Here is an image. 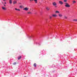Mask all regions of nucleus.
Returning <instances> with one entry per match:
<instances>
[{"label":"nucleus","mask_w":77,"mask_h":77,"mask_svg":"<svg viewBox=\"0 0 77 77\" xmlns=\"http://www.w3.org/2000/svg\"><path fill=\"white\" fill-rule=\"evenodd\" d=\"M52 5H53V6H55V8H57V3H56V2H53Z\"/></svg>","instance_id":"nucleus-1"},{"label":"nucleus","mask_w":77,"mask_h":77,"mask_svg":"<svg viewBox=\"0 0 77 77\" xmlns=\"http://www.w3.org/2000/svg\"><path fill=\"white\" fill-rule=\"evenodd\" d=\"M65 4L66 5H65V7H66V8H69V7H70V5H69L68 3H66Z\"/></svg>","instance_id":"nucleus-2"},{"label":"nucleus","mask_w":77,"mask_h":77,"mask_svg":"<svg viewBox=\"0 0 77 77\" xmlns=\"http://www.w3.org/2000/svg\"><path fill=\"white\" fill-rule=\"evenodd\" d=\"M23 10H24V11H27L28 10H29V8H25L23 9Z\"/></svg>","instance_id":"nucleus-3"},{"label":"nucleus","mask_w":77,"mask_h":77,"mask_svg":"<svg viewBox=\"0 0 77 77\" xmlns=\"http://www.w3.org/2000/svg\"><path fill=\"white\" fill-rule=\"evenodd\" d=\"M58 16L59 17H63V15L62 14L59 13L58 14Z\"/></svg>","instance_id":"nucleus-4"},{"label":"nucleus","mask_w":77,"mask_h":77,"mask_svg":"<svg viewBox=\"0 0 77 77\" xmlns=\"http://www.w3.org/2000/svg\"><path fill=\"white\" fill-rule=\"evenodd\" d=\"M46 9L47 11H50V8L48 7H46Z\"/></svg>","instance_id":"nucleus-5"},{"label":"nucleus","mask_w":77,"mask_h":77,"mask_svg":"<svg viewBox=\"0 0 77 77\" xmlns=\"http://www.w3.org/2000/svg\"><path fill=\"white\" fill-rule=\"evenodd\" d=\"M9 3L11 5L12 3V0H9Z\"/></svg>","instance_id":"nucleus-6"},{"label":"nucleus","mask_w":77,"mask_h":77,"mask_svg":"<svg viewBox=\"0 0 77 77\" xmlns=\"http://www.w3.org/2000/svg\"><path fill=\"white\" fill-rule=\"evenodd\" d=\"M15 10H16V11H20V9H17V8H15Z\"/></svg>","instance_id":"nucleus-7"},{"label":"nucleus","mask_w":77,"mask_h":77,"mask_svg":"<svg viewBox=\"0 0 77 77\" xmlns=\"http://www.w3.org/2000/svg\"><path fill=\"white\" fill-rule=\"evenodd\" d=\"M57 16V15L56 14H53L52 15V16L53 17H56Z\"/></svg>","instance_id":"nucleus-8"},{"label":"nucleus","mask_w":77,"mask_h":77,"mask_svg":"<svg viewBox=\"0 0 77 77\" xmlns=\"http://www.w3.org/2000/svg\"><path fill=\"white\" fill-rule=\"evenodd\" d=\"M59 3L60 5H62L63 4V2L62 1H59Z\"/></svg>","instance_id":"nucleus-9"},{"label":"nucleus","mask_w":77,"mask_h":77,"mask_svg":"<svg viewBox=\"0 0 77 77\" xmlns=\"http://www.w3.org/2000/svg\"><path fill=\"white\" fill-rule=\"evenodd\" d=\"M2 8L3 10H6V9L3 7H2Z\"/></svg>","instance_id":"nucleus-10"},{"label":"nucleus","mask_w":77,"mask_h":77,"mask_svg":"<svg viewBox=\"0 0 77 77\" xmlns=\"http://www.w3.org/2000/svg\"><path fill=\"white\" fill-rule=\"evenodd\" d=\"M17 3V2L16 1H14L13 2V4H16V3Z\"/></svg>","instance_id":"nucleus-11"},{"label":"nucleus","mask_w":77,"mask_h":77,"mask_svg":"<svg viewBox=\"0 0 77 77\" xmlns=\"http://www.w3.org/2000/svg\"><path fill=\"white\" fill-rule=\"evenodd\" d=\"M21 58V56H20V57H18V60H20V59Z\"/></svg>","instance_id":"nucleus-12"},{"label":"nucleus","mask_w":77,"mask_h":77,"mask_svg":"<svg viewBox=\"0 0 77 77\" xmlns=\"http://www.w3.org/2000/svg\"><path fill=\"white\" fill-rule=\"evenodd\" d=\"M76 3V2L75 1H73L72 2V3L73 4H74L75 3Z\"/></svg>","instance_id":"nucleus-13"},{"label":"nucleus","mask_w":77,"mask_h":77,"mask_svg":"<svg viewBox=\"0 0 77 77\" xmlns=\"http://www.w3.org/2000/svg\"><path fill=\"white\" fill-rule=\"evenodd\" d=\"M64 18L65 19H67V17H66V16H64Z\"/></svg>","instance_id":"nucleus-14"},{"label":"nucleus","mask_w":77,"mask_h":77,"mask_svg":"<svg viewBox=\"0 0 77 77\" xmlns=\"http://www.w3.org/2000/svg\"><path fill=\"white\" fill-rule=\"evenodd\" d=\"M55 13H58V14H60V12H59V11H56L55 12Z\"/></svg>","instance_id":"nucleus-15"},{"label":"nucleus","mask_w":77,"mask_h":77,"mask_svg":"<svg viewBox=\"0 0 77 77\" xmlns=\"http://www.w3.org/2000/svg\"><path fill=\"white\" fill-rule=\"evenodd\" d=\"M34 66L35 67H36V63H35L34 64Z\"/></svg>","instance_id":"nucleus-16"},{"label":"nucleus","mask_w":77,"mask_h":77,"mask_svg":"<svg viewBox=\"0 0 77 77\" xmlns=\"http://www.w3.org/2000/svg\"><path fill=\"white\" fill-rule=\"evenodd\" d=\"M34 1L35 2V3H37V0H34Z\"/></svg>","instance_id":"nucleus-17"},{"label":"nucleus","mask_w":77,"mask_h":77,"mask_svg":"<svg viewBox=\"0 0 77 77\" xmlns=\"http://www.w3.org/2000/svg\"><path fill=\"white\" fill-rule=\"evenodd\" d=\"M73 21H77V20L74 19L73 20Z\"/></svg>","instance_id":"nucleus-18"},{"label":"nucleus","mask_w":77,"mask_h":77,"mask_svg":"<svg viewBox=\"0 0 77 77\" xmlns=\"http://www.w3.org/2000/svg\"><path fill=\"white\" fill-rule=\"evenodd\" d=\"M32 14V13L31 12H28L27 13L28 14Z\"/></svg>","instance_id":"nucleus-19"},{"label":"nucleus","mask_w":77,"mask_h":77,"mask_svg":"<svg viewBox=\"0 0 77 77\" xmlns=\"http://www.w3.org/2000/svg\"><path fill=\"white\" fill-rule=\"evenodd\" d=\"M16 64H17V63H16V62H14L13 63V65H16Z\"/></svg>","instance_id":"nucleus-20"},{"label":"nucleus","mask_w":77,"mask_h":77,"mask_svg":"<svg viewBox=\"0 0 77 77\" xmlns=\"http://www.w3.org/2000/svg\"><path fill=\"white\" fill-rule=\"evenodd\" d=\"M67 2V0H64V2Z\"/></svg>","instance_id":"nucleus-21"},{"label":"nucleus","mask_w":77,"mask_h":77,"mask_svg":"<svg viewBox=\"0 0 77 77\" xmlns=\"http://www.w3.org/2000/svg\"><path fill=\"white\" fill-rule=\"evenodd\" d=\"M51 18H52V17L51 16H50V19H51Z\"/></svg>","instance_id":"nucleus-22"},{"label":"nucleus","mask_w":77,"mask_h":77,"mask_svg":"<svg viewBox=\"0 0 77 77\" xmlns=\"http://www.w3.org/2000/svg\"><path fill=\"white\" fill-rule=\"evenodd\" d=\"M30 2H32V1H33V0H30Z\"/></svg>","instance_id":"nucleus-23"},{"label":"nucleus","mask_w":77,"mask_h":77,"mask_svg":"<svg viewBox=\"0 0 77 77\" xmlns=\"http://www.w3.org/2000/svg\"><path fill=\"white\" fill-rule=\"evenodd\" d=\"M20 8H22V6H20Z\"/></svg>","instance_id":"nucleus-24"},{"label":"nucleus","mask_w":77,"mask_h":77,"mask_svg":"<svg viewBox=\"0 0 77 77\" xmlns=\"http://www.w3.org/2000/svg\"><path fill=\"white\" fill-rule=\"evenodd\" d=\"M4 2H5L6 1V0H3Z\"/></svg>","instance_id":"nucleus-25"},{"label":"nucleus","mask_w":77,"mask_h":77,"mask_svg":"<svg viewBox=\"0 0 77 77\" xmlns=\"http://www.w3.org/2000/svg\"><path fill=\"white\" fill-rule=\"evenodd\" d=\"M4 3H5V4H6V2H5Z\"/></svg>","instance_id":"nucleus-26"},{"label":"nucleus","mask_w":77,"mask_h":77,"mask_svg":"<svg viewBox=\"0 0 77 77\" xmlns=\"http://www.w3.org/2000/svg\"><path fill=\"white\" fill-rule=\"evenodd\" d=\"M4 6H6V5H4Z\"/></svg>","instance_id":"nucleus-27"},{"label":"nucleus","mask_w":77,"mask_h":77,"mask_svg":"<svg viewBox=\"0 0 77 77\" xmlns=\"http://www.w3.org/2000/svg\"><path fill=\"white\" fill-rule=\"evenodd\" d=\"M2 3H3V2H2Z\"/></svg>","instance_id":"nucleus-28"},{"label":"nucleus","mask_w":77,"mask_h":77,"mask_svg":"<svg viewBox=\"0 0 77 77\" xmlns=\"http://www.w3.org/2000/svg\"><path fill=\"white\" fill-rule=\"evenodd\" d=\"M49 0L51 1V0Z\"/></svg>","instance_id":"nucleus-29"}]
</instances>
